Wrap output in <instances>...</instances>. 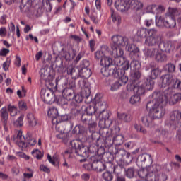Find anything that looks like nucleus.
<instances>
[{
  "label": "nucleus",
  "instance_id": "2eb2a0df",
  "mask_svg": "<svg viewBox=\"0 0 181 181\" xmlns=\"http://www.w3.org/2000/svg\"><path fill=\"white\" fill-rule=\"evenodd\" d=\"M33 6V1L32 0H21L20 9L21 12H29Z\"/></svg>",
  "mask_w": 181,
  "mask_h": 181
},
{
  "label": "nucleus",
  "instance_id": "7ed1b4c3",
  "mask_svg": "<svg viewBox=\"0 0 181 181\" xmlns=\"http://www.w3.org/2000/svg\"><path fill=\"white\" fill-rule=\"evenodd\" d=\"M162 42V37L158 34V30L152 28L146 39L144 40V44L148 47H155L159 46Z\"/></svg>",
  "mask_w": 181,
  "mask_h": 181
},
{
  "label": "nucleus",
  "instance_id": "de8ad7c7",
  "mask_svg": "<svg viewBox=\"0 0 181 181\" xmlns=\"http://www.w3.org/2000/svg\"><path fill=\"white\" fill-rule=\"evenodd\" d=\"M85 111H86L87 115H90V116L93 117V114H95L97 109H96L95 106L89 105L87 107H86Z\"/></svg>",
  "mask_w": 181,
  "mask_h": 181
},
{
  "label": "nucleus",
  "instance_id": "4be33fe9",
  "mask_svg": "<svg viewBox=\"0 0 181 181\" xmlns=\"http://www.w3.org/2000/svg\"><path fill=\"white\" fill-rule=\"evenodd\" d=\"M156 119L150 113L142 117V122L146 127H152L153 125V120Z\"/></svg>",
  "mask_w": 181,
  "mask_h": 181
},
{
  "label": "nucleus",
  "instance_id": "9d476101",
  "mask_svg": "<svg viewBox=\"0 0 181 181\" xmlns=\"http://www.w3.org/2000/svg\"><path fill=\"white\" fill-rule=\"evenodd\" d=\"M47 114L54 125H57V124L60 123V116H59L57 108L54 107H49Z\"/></svg>",
  "mask_w": 181,
  "mask_h": 181
},
{
  "label": "nucleus",
  "instance_id": "09e8293b",
  "mask_svg": "<svg viewBox=\"0 0 181 181\" xmlns=\"http://www.w3.org/2000/svg\"><path fill=\"white\" fill-rule=\"evenodd\" d=\"M135 172H136V170L134 168V167H130L126 170V176L127 177H129V179H132L134 176H135Z\"/></svg>",
  "mask_w": 181,
  "mask_h": 181
},
{
  "label": "nucleus",
  "instance_id": "603ef678",
  "mask_svg": "<svg viewBox=\"0 0 181 181\" xmlns=\"http://www.w3.org/2000/svg\"><path fill=\"white\" fill-rule=\"evenodd\" d=\"M8 110L11 117H15L16 116V114H18V108H16V106L9 105L8 106Z\"/></svg>",
  "mask_w": 181,
  "mask_h": 181
},
{
  "label": "nucleus",
  "instance_id": "0e129e2a",
  "mask_svg": "<svg viewBox=\"0 0 181 181\" xmlns=\"http://www.w3.org/2000/svg\"><path fill=\"white\" fill-rule=\"evenodd\" d=\"M165 69L168 70V73H175L176 70V66L172 63H170L165 65Z\"/></svg>",
  "mask_w": 181,
  "mask_h": 181
},
{
  "label": "nucleus",
  "instance_id": "412c9836",
  "mask_svg": "<svg viewBox=\"0 0 181 181\" xmlns=\"http://www.w3.org/2000/svg\"><path fill=\"white\" fill-rule=\"evenodd\" d=\"M152 31V28L146 29L145 28H139L136 32V36L140 39H146L148 35Z\"/></svg>",
  "mask_w": 181,
  "mask_h": 181
},
{
  "label": "nucleus",
  "instance_id": "9b49d317",
  "mask_svg": "<svg viewBox=\"0 0 181 181\" xmlns=\"http://www.w3.org/2000/svg\"><path fill=\"white\" fill-rule=\"evenodd\" d=\"M136 163L139 166H148L152 163V157L148 153L141 154L138 156Z\"/></svg>",
  "mask_w": 181,
  "mask_h": 181
},
{
  "label": "nucleus",
  "instance_id": "20e7f679",
  "mask_svg": "<svg viewBox=\"0 0 181 181\" xmlns=\"http://www.w3.org/2000/svg\"><path fill=\"white\" fill-rule=\"evenodd\" d=\"M81 121L83 124L88 126L90 132L92 133V136L98 135L95 133V127H97V117L95 116H90L89 115L84 114L81 117Z\"/></svg>",
  "mask_w": 181,
  "mask_h": 181
},
{
  "label": "nucleus",
  "instance_id": "39448f33",
  "mask_svg": "<svg viewBox=\"0 0 181 181\" xmlns=\"http://www.w3.org/2000/svg\"><path fill=\"white\" fill-rule=\"evenodd\" d=\"M104 124H105V120H100L99 127H100V129L99 134L103 138H110V136H114L119 132V128L115 127L111 129L107 127H104Z\"/></svg>",
  "mask_w": 181,
  "mask_h": 181
},
{
  "label": "nucleus",
  "instance_id": "3c124183",
  "mask_svg": "<svg viewBox=\"0 0 181 181\" xmlns=\"http://www.w3.org/2000/svg\"><path fill=\"white\" fill-rule=\"evenodd\" d=\"M115 158H119V160H122V158L127 155V151L124 149L118 150L115 153Z\"/></svg>",
  "mask_w": 181,
  "mask_h": 181
},
{
  "label": "nucleus",
  "instance_id": "cd10ccee",
  "mask_svg": "<svg viewBox=\"0 0 181 181\" xmlns=\"http://www.w3.org/2000/svg\"><path fill=\"white\" fill-rule=\"evenodd\" d=\"M26 118L30 127H36V125H37V120L33 113L29 112L26 115Z\"/></svg>",
  "mask_w": 181,
  "mask_h": 181
},
{
  "label": "nucleus",
  "instance_id": "ea45409f",
  "mask_svg": "<svg viewBox=\"0 0 181 181\" xmlns=\"http://www.w3.org/2000/svg\"><path fill=\"white\" fill-rule=\"evenodd\" d=\"M112 74L114 77L116 78H119L120 77H122L125 74V69H119V68H116L114 69L112 71Z\"/></svg>",
  "mask_w": 181,
  "mask_h": 181
},
{
  "label": "nucleus",
  "instance_id": "052dcab7",
  "mask_svg": "<svg viewBox=\"0 0 181 181\" xmlns=\"http://www.w3.org/2000/svg\"><path fill=\"white\" fill-rule=\"evenodd\" d=\"M147 170L149 173H156L159 170V165H153L147 167Z\"/></svg>",
  "mask_w": 181,
  "mask_h": 181
},
{
  "label": "nucleus",
  "instance_id": "69168bd1",
  "mask_svg": "<svg viewBox=\"0 0 181 181\" xmlns=\"http://www.w3.org/2000/svg\"><path fill=\"white\" fill-rule=\"evenodd\" d=\"M104 54V56H108V54H111L112 51H110V48L107 45H103L101 47V50Z\"/></svg>",
  "mask_w": 181,
  "mask_h": 181
},
{
  "label": "nucleus",
  "instance_id": "dca6fc26",
  "mask_svg": "<svg viewBox=\"0 0 181 181\" xmlns=\"http://www.w3.org/2000/svg\"><path fill=\"white\" fill-rule=\"evenodd\" d=\"M160 80L161 81V87L165 88L173 83V76L170 74H165L161 76Z\"/></svg>",
  "mask_w": 181,
  "mask_h": 181
},
{
  "label": "nucleus",
  "instance_id": "bf43d9fd",
  "mask_svg": "<svg viewBox=\"0 0 181 181\" xmlns=\"http://www.w3.org/2000/svg\"><path fill=\"white\" fill-rule=\"evenodd\" d=\"M170 44H168V41L165 42H160L158 45L161 52H168L169 45Z\"/></svg>",
  "mask_w": 181,
  "mask_h": 181
},
{
  "label": "nucleus",
  "instance_id": "1a4fd4ad",
  "mask_svg": "<svg viewBox=\"0 0 181 181\" xmlns=\"http://www.w3.org/2000/svg\"><path fill=\"white\" fill-rule=\"evenodd\" d=\"M170 125H174L175 128L181 126V111L179 110H173L170 114Z\"/></svg>",
  "mask_w": 181,
  "mask_h": 181
},
{
  "label": "nucleus",
  "instance_id": "f8f14e48",
  "mask_svg": "<svg viewBox=\"0 0 181 181\" xmlns=\"http://www.w3.org/2000/svg\"><path fill=\"white\" fill-rule=\"evenodd\" d=\"M127 88L128 91H134V94L140 97L142 95V94H145L146 91V89L142 84L136 86L134 83L127 85Z\"/></svg>",
  "mask_w": 181,
  "mask_h": 181
},
{
  "label": "nucleus",
  "instance_id": "4d7b16f0",
  "mask_svg": "<svg viewBox=\"0 0 181 181\" xmlns=\"http://www.w3.org/2000/svg\"><path fill=\"white\" fill-rule=\"evenodd\" d=\"M159 74H160V71H159V69H154L151 71V80H155L156 78H158V76H159Z\"/></svg>",
  "mask_w": 181,
  "mask_h": 181
},
{
  "label": "nucleus",
  "instance_id": "a211bd4d",
  "mask_svg": "<svg viewBox=\"0 0 181 181\" xmlns=\"http://www.w3.org/2000/svg\"><path fill=\"white\" fill-rule=\"evenodd\" d=\"M95 108L96 111L104 112L105 111V103L98 97V95L95 96Z\"/></svg>",
  "mask_w": 181,
  "mask_h": 181
},
{
  "label": "nucleus",
  "instance_id": "393cba45",
  "mask_svg": "<svg viewBox=\"0 0 181 181\" xmlns=\"http://www.w3.org/2000/svg\"><path fill=\"white\" fill-rule=\"evenodd\" d=\"M75 153L81 156V158H88V147L83 146H81L77 151H75Z\"/></svg>",
  "mask_w": 181,
  "mask_h": 181
},
{
  "label": "nucleus",
  "instance_id": "4468645a",
  "mask_svg": "<svg viewBox=\"0 0 181 181\" xmlns=\"http://www.w3.org/2000/svg\"><path fill=\"white\" fill-rule=\"evenodd\" d=\"M115 6L119 12H127L129 9V0H117Z\"/></svg>",
  "mask_w": 181,
  "mask_h": 181
},
{
  "label": "nucleus",
  "instance_id": "423d86ee",
  "mask_svg": "<svg viewBox=\"0 0 181 181\" xmlns=\"http://www.w3.org/2000/svg\"><path fill=\"white\" fill-rule=\"evenodd\" d=\"M129 9H134L138 16L144 15V3L139 0H129Z\"/></svg>",
  "mask_w": 181,
  "mask_h": 181
},
{
  "label": "nucleus",
  "instance_id": "aec40b11",
  "mask_svg": "<svg viewBox=\"0 0 181 181\" xmlns=\"http://www.w3.org/2000/svg\"><path fill=\"white\" fill-rule=\"evenodd\" d=\"M68 74H70L73 80H77V78H81V72L78 66L69 69L67 71Z\"/></svg>",
  "mask_w": 181,
  "mask_h": 181
},
{
  "label": "nucleus",
  "instance_id": "8fccbe9b",
  "mask_svg": "<svg viewBox=\"0 0 181 181\" xmlns=\"http://www.w3.org/2000/svg\"><path fill=\"white\" fill-rule=\"evenodd\" d=\"M122 87L119 81H115L110 84V90L111 91H117V90H119V88Z\"/></svg>",
  "mask_w": 181,
  "mask_h": 181
},
{
  "label": "nucleus",
  "instance_id": "f3484780",
  "mask_svg": "<svg viewBox=\"0 0 181 181\" xmlns=\"http://www.w3.org/2000/svg\"><path fill=\"white\" fill-rule=\"evenodd\" d=\"M111 56L112 57L117 58V57H121L124 56V49L121 48V47H118V45H115L114 44L111 45Z\"/></svg>",
  "mask_w": 181,
  "mask_h": 181
},
{
  "label": "nucleus",
  "instance_id": "864d4df0",
  "mask_svg": "<svg viewBox=\"0 0 181 181\" xmlns=\"http://www.w3.org/2000/svg\"><path fill=\"white\" fill-rule=\"evenodd\" d=\"M102 176L105 181H112L114 179L112 174L108 171L103 173Z\"/></svg>",
  "mask_w": 181,
  "mask_h": 181
},
{
  "label": "nucleus",
  "instance_id": "6e6552de",
  "mask_svg": "<svg viewBox=\"0 0 181 181\" xmlns=\"http://www.w3.org/2000/svg\"><path fill=\"white\" fill-rule=\"evenodd\" d=\"M112 45L115 46H118L119 47H127L129 45V39L127 37L121 36V35H113L112 37Z\"/></svg>",
  "mask_w": 181,
  "mask_h": 181
},
{
  "label": "nucleus",
  "instance_id": "f257e3e1",
  "mask_svg": "<svg viewBox=\"0 0 181 181\" xmlns=\"http://www.w3.org/2000/svg\"><path fill=\"white\" fill-rule=\"evenodd\" d=\"M168 94L166 92H154L152 94L153 100L146 104L147 110L156 119H160L165 115V105L168 104Z\"/></svg>",
  "mask_w": 181,
  "mask_h": 181
},
{
  "label": "nucleus",
  "instance_id": "72a5a7b5",
  "mask_svg": "<svg viewBox=\"0 0 181 181\" xmlns=\"http://www.w3.org/2000/svg\"><path fill=\"white\" fill-rule=\"evenodd\" d=\"M1 117V122L3 124H6L8 122V110L6 107H4L0 110Z\"/></svg>",
  "mask_w": 181,
  "mask_h": 181
},
{
  "label": "nucleus",
  "instance_id": "0eeeda50",
  "mask_svg": "<svg viewBox=\"0 0 181 181\" xmlns=\"http://www.w3.org/2000/svg\"><path fill=\"white\" fill-rule=\"evenodd\" d=\"M41 99L45 104H53L56 101V96L50 90L42 88L41 90Z\"/></svg>",
  "mask_w": 181,
  "mask_h": 181
},
{
  "label": "nucleus",
  "instance_id": "473e14b6",
  "mask_svg": "<svg viewBox=\"0 0 181 181\" xmlns=\"http://www.w3.org/2000/svg\"><path fill=\"white\" fill-rule=\"evenodd\" d=\"M81 78H90L91 76V69L89 68L80 69Z\"/></svg>",
  "mask_w": 181,
  "mask_h": 181
},
{
  "label": "nucleus",
  "instance_id": "58836bf2",
  "mask_svg": "<svg viewBox=\"0 0 181 181\" xmlns=\"http://www.w3.org/2000/svg\"><path fill=\"white\" fill-rule=\"evenodd\" d=\"M70 145L71 148L74 149V152L78 149H80L81 146H83V142L80 140L76 139L70 141Z\"/></svg>",
  "mask_w": 181,
  "mask_h": 181
},
{
  "label": "nucleus",
  "instance_id": "37998d69",
  "mask_svg": "<svg viewBox=\"0 0 181 181\" xmlns=\"http://www.w3.org/2000/svg\"><path fill=\"white\" fill-rule=\"evenodd\" d=\"M132 71H141V63L139 61L133 60L129 64Z\"/></svg>",
  "mask_w": 181,
  "mask_h": 181
},
{
  "label": "nucleus",
  "instance_id": "338daca9",
  "mask_svg": "<svg viewBox=\"0 0 181 181\" xmlns=\"http://www.w3.org/2000/svg\"><path fill=\"white\" fill-rule=\"evenodd\" d=\"M146 11L149 13H156V5L152 4L146 7Z\"/></svg>",
  "mask_w": 181,
  "mask_h": 181
},
{
  "label": "nucleus",
  "instance_id": "6ab92c4d",
  "mask_svg": "<svg viewBox=\"0 0 181 181\" xmlns=\"http://www.w3.org/2000/svg\"><path fill=\"white\" fill-rule=\"evenodd\" d=\"M114 62L115 66H117V67H121V66H124V64L125 66H123L124 70H128V69H129V62L125 61V58H124V57H117L115 58Z\"/></svg>",
  "mask_w": 181,
  "mask_h": 181
},
{
  "label": "nucleus",
  "instance_id": "b1692460",
  "mask_svg": "<svg viewBox=\"0 0 181 181\" xmlns=\"http://www.w3.org/2000/svg\"><path fill=\"white\" fill-rule=\"evenodd\" d=\"M117 117L119 119H120L121 121H123V122L128 123L132 121V115H131V113L128 112L117 114Z\"/></svg>",
  "mask_w": 181,
  "mask_h": 181
},
{
  "label": "nucleus",
  "instance_id": "6e6d98bb",
  "mask_svg": "<svg viewBox=\"0 0 181 181\" xmlns=\"http://www.w3.org/2000/svg\"><path fill=\"white\" fill-rule=\"evenodd\" d=\"M31 153L34 158H36V159H42L43 158V153L38 149L33 150Z\"/></svg>",
  "mask_w": 181,
  "mask_h": 181
},
{
  "label": "nucleus",
  "instance_id": "a19ab883",
  "mask_svg": "<svg viewBox=\"0 0 181 181\" xmlns=\"http://www.w3.org/2000/svg\"><path fill=\"white\" fill-rule=\"evenodd\" d=\"M180 100H181V94L175 93L170 99L169 104H170V105H175V104H177V103H179Z\"/></svg>",
  "mask_w": 181,
  "mask_h": 181
},
{
  "label": "nucleus",
  "instance_id": "774afa93",
  "mask_svg": "<svg viewBox=\"0 0 181 181\" xmlns=\"http://www.w3.org/2000/svg\"><path fill=\"white\" fill-rule=\"evenodd\" d=\"M105 55H104V52H103L101 50L100 51H97L96 52H95V60H101L102 59H103V57Z\"/></svg>",
  "mask_w": 181,
  "mask_h": 181
},
{
  "label": "nucleus",
  "instance_id": "7c9ffc66",
  "mask_svg": "<svg viewBox=\"0 0 181 181\" xmlns=\"http://www.w3.org/2000/svg\"><path fill=\"white\" fill-rule=\"evenodd\" d=\"M47 160L49 163H52L54 166H59V163H60V158H59V156L54 155L52 158V156L49 154L47 155Z\"/></svg>",
  "mask_w": 181,
  "mask_h": 181
},
{
  "label": "nucleus",
  "instance_id": "2f4dec72",
  "mask_svg": "<svg viewBox=\"0 0 181 181\" xmlns=\"http://www.w3.org/2000/svg\"><path fill=\"white\" fill-rule=\"evenodd\" d=\"M166 19L163 16H156V26L162 29V28H165Z\"/></svg>",
  "mask_w": 181,
  "mask_h": 181
},
{
  "label": "nucleus",
  "instance_id": "f03ea898",
  "mask_svg": "<svg viewBox=\"0 0 181 181\" xmlns=\"http://www.w3.org/2000/svg\"><path fill=\"white\" fill-rule=\"evenodd\" d=\"M11 139L21 149H25V148H26V144L25 143V140L27 141L28 146H35V145H36L37 143L36 138L35 137L33 134L29 132H27L25 139V136L22 135V130H19L18 132L17 136H13Z\"/></svg>",
  "mask_w": 181,
  "mask_h": 181
},
{
  "label": "nucleus",
  "instance_id": "c9c22d12",
  "mask_svg": "<svg viewBox=\"0 0 181 181\" xmlns=\"http://www.w3.org/2000/svg\"><path fill=\"white\" fill-rule=\"evenodd\" d=\"M142 76V72L140 71H131L130 72V78L132 81H136L139 80Z\"/></svg>",
  "mask_w": 181,
  "mask_h": 181
},
{
  "label": "nucleus",
  "instance_id": "a878e982",
  "mask_svg": "<svg viewBox=\"0 0 181 181\" xmlns=\"http://www.w3.org/2000/svg\"><path fill=\"white\" fill-rule=\"evenodd\" d=\"M176 26V19L171 16H167L165 19V28L167 29H173Z\"/></svg>",
  "mask_w": 181,
  "mask_h": 181
},
{
  "label": "nucleus",
  "instance_id": "bb28decb",
  "mask_svg": "<svg viewBox=\"0 0 181 181\" xmlns=\"http://www.w3.org/2000/svg\"><path fill=\"white\" fill-rule=\"evenodd\" d=\"M145 90L148 91L149 90H153V86H155V82L151 78H146L144 80L143 83H141Z\"/></svg>",
  "mask_w": 181,
  "mask_h": 181
},
{
  "label": "nucleus",
  "instance_id": "e433bc0d",
  "mask_svg": "<svg viewBox=\"0 0 181 181\" xmlns=\"http://www.w3.org/2000/svg\"><path fill=\"white\" fill-rule=\"evenodd\" d=\"M116 136H113V144L116 146H119V145H122L124 144V136L119 134H115Z\"/></svg>",
  "mask_w": 181,
  "mask_h": 181
},
{
  "label": "nucleus",
  "instance_id": "4c0bfd02",
  "mask_svg": "<svg viewBox=\"0 0 181 181\" xmlns=\"http://www.w3.org/2000/svg\"><path fill=\"white\" fill-rule=\"evenodd\" d=\"M168 16H170L171 18H175V16H177L179 15H181V10L177 9L176 8H168Z\"/></svg>",
  "mask_w": 181,
  "mask_h": 181
},
{
  "label": "nucleus",
  "instance_id": "79ce46f5",
  "mask_svg": "<svg viewBox=\"0 0 181 181\" xmlns=\"http://www.w3.org/2000/svg\"><path fill=\"white\" fill-rule=\"evenodd\" d=\"M57 139H61L62 142L64 144H67L69 142V133L61 132L56 135Z\"/></svg>",
  "mask_w": 181,
  "mask_h": 181
},
{
  "label": "nucleus",
  "instance_id": "5701e85b",
  "mask_svg": "<svg viewBox=\"0 0 181 181\" xmlns=\"http://www.w3.org/2000/svg\"><path fill=\"white\" fill-rule=\"evenodd\" d=\"M82 83V85L81 87H83L81 88V95H82V97L83 98H88L90 97V94H91V92L90 91V88H88V86H86L84 84L86 83V81H82L81 82H80V84H81Z\"/></svg>",
  "mask_w": 181,
  "mask_h": 181
},
{
  "label": "nucleus",
  "instance_id": "a18cd8bd",
  "mask_svg": "<svg viewBox=\"0 0 181 181\" xmlns=\"http://www.w3.org/2000/svg\"><path fill=\"white\" fill-rule=\"evenodd\" d=\"M155 135L156 136H165V135H168V131L162 127H158L155 130Z\"/></svg>",
  "mask_w": 181,
  "mask_h": 181
},
{
  "label": "nucleus",
  "instance_id": "49530a36",
  "mask_svg": "<svg viewBox=\"0 0 181 181\" xmlns=\"http://www.w3.org/2000/svg\"><path fill=\"white\" fill-rule=\"evenodd\" d=\"M61 81V83H63V79H62V77H58L56 79V82H53V81H47V84L51 88H54L57 87V85H59V82Z\"/></svg>",
  "mask_w": 181,
  "mask_h": 181
},
{
  "label": "nucleus",
  "instance_id": "c756f323",
  "mask_svg": "<svg viewBox=\"0 0 181 181\" xmlns=\"http://www.w3.org/2000/svg\"><path fill=\"white\" fill-rule=\"evenodd\" d=\"M63 94L65 95L66 100H73L74 98V89L71 88H64Z\"/></svg>",
  "mask_w": 181,
  "mask_h": 181
},
{
  "label": "nucleus",
  "instance_id": "5fc2aeb1",
  "mask_svg": "<svg viewBox=\"0 0 181 181\" xmlns=\"http://www.w3.org/2000/svg\"><path fill=\"white\" fill-rule=\"evenodd\" d=\"M159 49L157 48H151L147 49L146 55L148 56V57H153L154 56L156 57V54L158 53V51Z\"/></svg>",
  "mask_w": 181,
  "mask_h": 181
},
{
  "label": "nucleus",
  "instance_id": "13d9d810",
  "mask_svg": "<svg viewBox=\"0 0 181 181\" xmlns=\"http://www.w3.org/2000/svg\"><path fill=\"white\" fill-rule=\"evenodd\" d=\"M130 103L132 104H138V103H139L141 101V96H139V95H134L130 98Z\"/></svg>",
  "mask_w": 181,
  "mask_h": 181
},
{
  "label": "nucleus",
  "instance_id": "c85d7f7f",
  "mask_svg": "<svg viewBox=\"0 0 181 181\" xmlns=\"http://www.w3.org/2000/svg\"><path fill=\"white\" fill-rule=\"evenodd\" d=\"M156 60L157 62H160V63L166 62V60H168V56H166V54H165L163 51H160L158 49V51L156 54Z\"/></svg>",
  "mask_w": 181,
  "mask_h": 181
},
{
  "label": "nucleus",
  "instance_id": "c03bdc74",
  "mask_svg": "<svg viewBox=\"0 0 181 181\" xmlns=\"http://www.w3.org/2000/svg\"><path fill=\"white\" fill-rule=\"evenodd\" d=\"M146 170L145 169H142V170H140L139 171V177L141 178V179H143V180H145V181H148V172H149L148 170V167H146Z\"/></svg>",
  "mask_w": 181,
  "mask_h": 181
},
{
  "label": "nucleus",
  "instance_id": "f704fd0d",
  "mask_svg": "<svg viewBox=\"0 0 181 181\" xmlns=\"http://www.w3.org/2000/svg\"><path fill=\"white\" fill-rule=\"evenodd\" d=\"M100 64L104 67H110L112 64V59L106 55L100 59Z\"/></svg>",
  "mask_w": 181,
  "mask_h": 181
},
{
  "label": "nucleus",
  "instance_id": "e2e57ef3",
  "mask_svg": "<svg viewBox=\"0 0 181 181\" xmlns=\"http://www.w3.org/2000/svg\"><path fill=\"white\" fill-rule=\"evenodd\" d=\"M23 118H25V115H21L17 120L14 122V125L16 127H23Z\"/></svg>",
  "mask_w": 181,
  "mask_h": 181
},
{
  "label": "nucleus",
  "instance_id": "680f3d73",
  "mask_svg": "<svg viewBox=\"0 0 181 181\" xmlns=\"http://www.w3.org/2000/svg\"><path fill=\"white\" fill-rule=\"evenodd\" d=\"M127 50L130 52V53H138L139 52V49L136 47L135 45H128Z\"/></svg>",
  "mask_w": 181,
  "mask_h": 181
},
{
  "label": "nucleus",
  "instance_id": "ddd939ff",
  "mask_svg": "<svg viewBox=\"0 0 181 181\" xmlns=\"http://www.w3.org/2000/svg\"><path fill=\"white\" fill-rule=\"evenodd\" d=\"M61 54L62 57H64V59L68 62H71V60H73V59L76 57V53H74V50L70 47H65L62 48Z\"/></svg>",
  "mask_w": 181,
  "mask_h": 181
}]
</instances>
